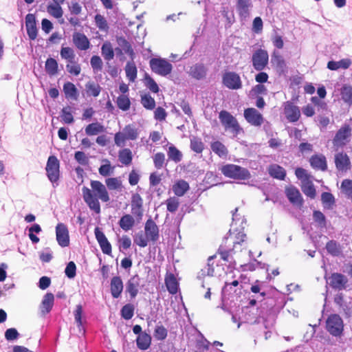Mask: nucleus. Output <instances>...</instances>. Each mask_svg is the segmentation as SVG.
Returning <instances> with one entry per match:
<instances>
[{
    "mask_svg": "<svg viewBox=\"0 0 352 352\" xmlns=\"http://www.w3.org/2000/svg\"><path fill=\"white\" fill-rule=\"evenodd\" d=\"M94 233L102 252L105 254L111 255V245L103 232L101 231L99 228L96 227L94 230Z\"/></svg>",
    "mask_w": 352,
    "mask_h": 352,
    "instance_id": "f3484780",
    "label": "nucleus"
},
{
    "mask_svg": "<svg viewBox=\"0 0 352 352\" xmlns=\"http://www.w3.org/2000/svg\"><path fill=\"white\" fill-rule=\"evenodd\" d=\"M268 60V53L263 49L256 50L252 56V65L256 71H263L267 67Z\"/></svg>",
    "mask_w": 352,
    "mask_h": 352,
    "instance_id": "1a4fd4ad",
    "label": "nucleus"
},
{
    "mask_svg": "<svg viewBox=\"0 0 352 352\" xmlns=\"http://www.w3.org/2000/svg\"><path fill=\"white\" fill-rule=\"evenodd\" d=\"M90 186L92 190L86 186L82 187L83 199L90 210L94 211L96 214H100L101 209L98 199H100L102 202H109L110 197L108 191L105 186L99 181H91Z\"/></svg>",
    "mask_w": 352,
    "mask_h": 352,
    "instance_id": "f03ea898",
    "label": "nucleus"
},
{
    "mask_svg": "<svg viewBox=\"0 0 352 352\" xmlns=\"http://www.w3.org/2000/svg\"><path fill=\"white\" fill-rule=\"evenodd\" d=\"M124 289V285L122 278L119 276L112 277L110 283L111 294L113 298H118Z\"/></svg>",
    "mask_w": 352,
    "mask_h": 352,
    "instance_id": "4be33fe9",
    "label": "nucleus"
},
{
    "mask_svg": "<svg viewBox=\"0 0 352 352\" xmlns=\"http://www.w3.org/2000/svg\"><path fill=\"white\" fill-rule=\"evenodd\" d=\"M116 41L119 47L122 48L125 54H129L133 58L134 52L130 43L124 36H118Z\"/></svg>",
    "mask_w": 352,
    "mask_h": 352,
    "instance_id": "c9c22d12",
    "label": "nucleus"
},
{
    "mask_svg": "<svg viewBox=\"0 0 352 352\" xmlns=\"http://www.w3.org/2000/svg\"><path fill=\"white\" fill-rule=\"evenodd\" d=\"M342 99L345 103L349 105L352 104V87L349 85H344L340 91Z\"/></svg>",
    "mask_w": 352,
    "mask_h": 352,
    "instance_id": "c03bdc74",
    "label": "nucleus"
},
{
    "mask_svg": "<svg viewBox=\"0 0 352 352\" xmlns=\"http://www.w3.org/2000/svg\"><path fill=\"white\" fill-rule=\"evenodd\" d=\"M140 278L138 275L131 277L126 283V292L129 293L131 298H134L138 294Z\"/></svg>",
    "mask_w": 352,
    "mask_h": 352,
    "instance_id": "412c9836",
    "label": "nucleus"
},
{
    "mask_svg": "<svg viewBox=\"0 0 352 352\" xmlns=\"http://www.w3.org/2000/svg\"><path fill=\"white\" fill-rule=\"evenodd\" d=\"M284 114L289 122H296L300 117V111L298 106L287 101L284 105Z\"/></svg>",
    "mask_w": 352,
    "mask_h": 352,
    "instance_id": "f8f14e48",
    "label": "nucleus"
},
{
    "mask_svg": "<svg viewBox=\"0 0 352 352\" xmlns=\"http://www.w3.org/2000/svg\"><path fill=\"white\" fill-rule=\"evenodd\" d=\"M122 131L129 140H135L139 135L138 129L133 124L126 125Z\"/></svg>",
    "mask_w": 352,
    "mask_h": 352,
    "instance_id": "58836bf2",
    "label": "nucleus"
},
{
    "mask_svg": "<svg viewBox=\"0 0 352 352\" xmlns=\"http://www.w3.org/2000/svg\"><path fill=\"white\" fill-rule=\"evenodd\" d=\"M150 239L142 232L138 233L134 237V243L141 248H145L148 245Z\"/></svg>",
    "mask_w": 352,
    "mask_h": 352,
    "instance_id": "0e129e2a",
    "label": "nucleus"
},
{
    "mask_svg": "<svg viewBox=\"0 0 352 352\" xmlns=\"http://www.w3.org/2000/svg\"><path fill=\"white\" fill-rule=\"evenodd\" d=\"M145 85L153 93L159 91V87L156 82L147 74H145Z\"/></svg>",
    "mask_w": 352,
    "mask_h": 352,
    "instance_id": "774afa93",
    "label": "nucleus"
},
{
    "mask_svg": "<svg viewBox=\"0 0 352 352\" xmlns=\"http://www.w3.org/2000/svg\"><path fill=\"white\" fill-rule=\"evenodd\" d=\"M119 161L124 164V165H129L132 162V153L130 149L129 148H124L122 151L119 152L118 155Z\"/></svg>",
    "mask_w": 352,
    "mask_h": 352,
    "instance_id": "8fccbe9b",
    "label": "nucleus"
},
{
    "mask_svg": "<svg viewBox=\"0 0 352 352\" xmlns=\"http://www.w3.org/2000/svg\"><path fill=\"white\" fill-rule=\"evenodd\" d=\"M179 205V200L177 197H173L166 200L167 210L170 212H175L177 210Z\"/></svg>",
    "mask_w": 352,
    "mask_h": 352,
    "instance_id": "338daca9",
    "label": "nucleus"
},
{
    "mask_svg": "<svg viewBox=\"0 0 352 352\" xmlns=\"http://www.w3.org/2000/svg\"><path fill=\"white\" fill-rule=\"evenodd\" d=\"M56 241L62 248L67 247L69 245V236L67 227L62 223L56 226Z\"/></svg>",
    "mask_w": 352,
    "mask_h": 352,
    "instance_id": "9b49d317",
    "label": "nucleus"
},
{
    "mask_svg": "<svg viewBox=\"0 0 352 352\" xmlns=\"http://www.w3.org/2000/svg\"><path fill=\"white\" fill-rule=\"evenodd\" d=\"M168 335L167 329L162 324L157 325L154 331V337L158 341L164 340Z\"/></svg>",
    "mask_w": 352,
    "mask_h": 352,
    "instance_id": "bf43d9fd",
    "label": "nucleus"
},
{
    "mask_svg": "<svg viewBox=\"0 0 352 352\" xmlns=\"http://www.w3.org/2000/svg\"><path fill=\"white\" fill-rule=\"evenodd\" d=\"M285 195L290 203L297 206H302L303 199L300 191L294 186L286 188Z\"/></svg>",
    "mask_w": 352,
    "mask_h": 352,
    "instance_id": "6ab92c4d",
    "label": "nucleus"
},
{
    "mask_svg": "<svg viewBox=\"0 0 352 352\" xmlns=\"http://www.w3.org/2000/svg\"><path fill=\"white\" fill-rule=\"evenodd\" d=\"M312 168L325 171L327 169L326 157L322 155H314L309 160Z\"/></svg>",
    "mask_w": 352,
    "mask_h": 352,
    "instance_id": "a878e982",
    "label": "nucleus"
},
{
    "mask_svg": "<svg viewBox=\"0 0 352 352\" xmlns=\"http://www.w3.org/2000/svg\"><path fill=\"white\" fill-rule=\"evenodd\" d=\"M326 329L333 337H341L344 331L342 318L336 314H331L326 320Z\"/></svg>",
    "mask_w": 352,
    "mask_h": 352,
    "instance_id": "20e7f679",
    "label": "nucleus"
},
{
    "mask_svg": "<svg viewBox=\"0 0 352 352\" xmlns=\"http://www.w3.org/2000/svg\"><path fill=\"white\" fill-rule=\"evenodd\" d=\"M54 296L52 293H47L41 302L40 307L41 313L45 315L48 314L52 309L54 305Z\"/></svg>",
    "mask_w": 352,
    "mask_h": 352,
    "instance_id": "bb28decb",
    "label": "nucleus"
},
{
    "mask_svg": "<svg viewBox=\"0 0 352 352\" xmlns=\"http://www.w3.org/2000/svg\"><path fill=\"white\" fill-rule=\"evenodd\" d=\"M208 70V67L204 63H197L190 67L188 74L197 80H201L206 78Z\"/></svg>",
    "mask_w": 352,
    "mask_h": 352,
    "instance_id": "4468645a",
    "label": "nucleus"
},
{
    "mask_svg": "<svg viewBox=\"0 0 352 352\" xmlns=\"http://www.w3.org/2000/svg\"><path fill=\"white\" fill-rule=\"evenodd\" d=\"M151 70L162 76L170 74L173 69V65L165 58H153L149 61Z\"/></svg>",
    "mask_w": 352,
    "mask_h": 352,
    "instance_id": "6e6552de",
    "label": "nucleus"
},
{
    "mask_svg": "<svg viewBox=\"0 0 352 352\" xmlns=\"http://www.w3.org/2000/svg\"><path fill=\"white\" fill-rule=\"evenodd\" d=\"M72 41L80 50H87L90 47L89 40L83 33L74 32L72 35Z\"/></svg>",
    "mask_w": 352,
    "mask_h": 352,
    "instance_id": "5701e85b",
    "label": "nucleus"
},
{
    "mask_svg": "<svg viewBox=\"0 0 352 352\" xmlns=\"http://www.w3.org/2000/svg\"><path fill=\"white\" fill-rule=\"evenodd\" d=\"M135 223L134 218L129 214H124L118 222L120 227L125 232L131 230Z\"/></svg>",
    "mask_w": 352,
    "mask_h": 352,
    "instance_id": "c85d7f7f",
    "label": "nucleus"
},
{
    "mask_svg": "<svg viewBox=\"0 0 352 352\" xmlns=\"http://www.w3.org/2000/svg\"><path fill=\"white\" fill-rule=\"evenodd\" d=\"M321 201L325 208L331 209L335 204L334 196L328 192H324L321 195Z\"/></svg>",
    "mask_w": 352,
    "mask_h": 352,
    "instance_id": "3c124183",
    "label": "nucleus"
},
{
    "mask_svg": "<svg viewBox=\"0 0 352 352\" xmlns=\"http://www.w3.org/2000/svg\"><path fill=\"white\" fill-rule=\"evenodd\" d=\"M134 310L133 305L131 303L126 304L120 310L121 316L125 320H130L134 315Z\"/></svg>",
    "mask_w": 352,
    "mask_h": 352,
    "instance_id": "4d7b16f0",
    "label": "nucleus"
},
{
    "mask_svg": "<svg viewBox=\"0 0 352 352\" xmlns=\"http://www.w3.org/2000/svg\"><path fill=\"white\" fill-rule=\"evenodd\" d=\"M151 335L146 332L138 336L136 338L138 348L142 351L147 350L151 344Z\"/></svg>",
    "mask_w": 352,
    "mask_h": 352,
    "instance_id": "cd10ccee",
    "label": "nucleus"
},
{
    "mask_svg": "<svg viewBox=\"0 0 352 352\" xmlns=\"http://www.w3.org/2000/svg\"><path fill=\"white\" fill-rule=\"evenodd\" d=\"M104 131V126L98 122L88 124L85 128V133L87 135H95Z\"/></svg>",
    "mask_w": 352,
    "mask_h": 352,
    "instance_id": "79ce46f5",
    "label": "nucleus"
},
{
    "mask_svg": "<svg viewBox=\"0 0 352 352\" xmlns=\"http://www.w3.org/2000/svg\"><path fill=\"white\" fill-rule=\"evenodd\" d=\"M326 249L328 253L333 256H338L341 253L340 244L334 240H331L327 243Z\"/></svg>",
    "mask_w": 352,
    "mask_h": 352,
    "instance_id": "09e8293b",
    "label": "nucleus"
},
{
    "mask_svg": "<svg viewBox=\"0 0 352 352\" xmlns=\"http://www.w3.org/2000/svg\"><path fill=\"white\" fill-rule=\"evenodd\" d=\"M25 27L27 34L31 41H34L38 34L36 17L33 14H28L25 16Z\"/></svg>",
    "mask_w": 352,
    "mask_h": 352,
    "instance_id": "a211bd4d",
    "label": "nucleus"
},
{
    "mask_svg": "<svg viewBox=\"0 0 352 352\" xmlns=\"http://www.w3.org/2000/svg\"><path fill=\"white\" fill-rule=\"evenodd\" d=\"M168 159L174 161L175 163L179 162L182 160V153L174 145L168 147L167 152Z\"/></svg>",
    "mask_w": 352,
    "mask_h": 352,
    "instance_id": "de8ad7c7",
    "label": "nucleus"
},
{
    "mask_svg": "<svg viewBox=\"0 0 352 352\" xmlns=\"http://www.w3.org/2000/svg\"><path fill=\"white\" fill-rule=\"evenodd\" d=\"M244 117L250 124L259 126L263 122V117L256 109L248 108L244 111Z\"/></svg>",
    "mask_w": 352,
    "mask_h": 352,
    "instance_id": "2eb2a0df",
    "label": "nucleus"
},
{
    "mask_svg": "<svg viewBox=\"0 0 352 352\" xmlns=\"http://www.w3.org/2000/svg\"><path fill=\"white\" fill-rule=\"evenodd\" d=\"M351 65V60L349 58H344L339 61H329L327 63V68L330 70H337L340 68L348 69Z\"/></svg>",
    "mask_w": 352,
    "mask_h": 352,
    "instance_id": "7c9ffc66",
    "label": "nucleus"
},
{
    "mask_svg": "<svg viewBox=\"0 0 352 352\" xmlns=\"http://www.w3.org/2000/svg\"><path fill=\"white\" fill-rule=\"evenodd\" d=\"M143 199L138 193L133 194L131 197V212L133 214L142 218L143 216Z\"/></svg>",
    "mask_w": 352,
    "mask_h": 352,
    "instance_id": "b1692460",
    "label": "nucleus"
},
{
    "mask_svg": "<svg viewBox=\"0 0 352 352\" xmlns=\"http://www.w3.org/2000/svg\"><path fill=\"white\" fill-rule=\"evenodd\" d=\"M222 82L225 87L230 89H239L242 87L241 78L234 72H226L222 76Z\"/></svg>",
    "mask_w": 352,
    "mask_h": 352,
    "instance_id": "9d476101",
    "label": "nucleus"
},
{
    "mask_svg": "<svg viewBox=\"0 0 352 352\" xmlns=\"http://www.w3.org/2000/svg\"><path fill=\"white\" fill-rule=\"evenodd\" d=\"M101 53L104 60L109 61L114 58V50L110 42H105L101 47Z\"/></svg>",
    "mask_w": 352,
    "mask_h": 352,
    "instance_id": "4c0bfd02",
    "label": "nucleus"
},
{
    "mask_svg": "<svg viewBox=\"0 0 352 352\" xmlns=\"http://www.w3.org/2000/svg\"><path fill=\"white\" fill-rule=\"evenodd\" d=\"M144 232L145 235L153 243H155L160 238L159 228L151 218L146 221Z\"/></svg>",
    "mask_w": 352,
    "mask_h": 352,
    "instance_id": "dca6fc26",
    "label": "nucleus"
},
{
    "mask_svg": "<svg viewBox=\"0 0 352 352\" xmlns=\"http://www.w3.org/2000/svg\"><path fill=\"white\" fill-rule=\"evenodd\" d=\"M335 164L336 168L340 171H346L351 168L349 157L343 153H339L335 155Z\"/></svg>",
    "mask_w": 352,
    "mask_h": 352,
    "instance_id": "393cba45",
    "label": "nucleus"
},
{
    "mask_svg": "<svg viewBox=\"0 0 352 352\" xmlns=\"http://www.w3.org/2000/svg\"><path fill=\"white\" fill-rule=\"evenodd\" d=\"M189 189V184L184 180H179L173 186V190L177 196H183Z\"/></svg>",
    "mask_w": 352,
    "mask_h": 352,
    "instance_id": "72a5a7b5",
    "label": "nucleus"
},
{
    "mask_svg": "<svg viewBox=\"0 0 352 352\" xmlns=\"http://www.w3.org/2000/svg\"><path fill=\"white\" fill-rule=\"evenodd\" d=\"M45 72L50 76L56 75L58 70L57 61L53 58H48L45 61Z\"/></svg>",
    "mask_w": 352,
    "mask_h": 352,
    "instance_id": "e433bc0d",
    "label": "nucleus"
},
{
    "mask_svg": "<svg viewBox=\"0 0 352 352\" xmlns=\"http://www.w3.org/2000/svg\"><path fill=\"white\" fill-rule=\"evenodd\" d=\"M47 12L56 19L62 17L63 14V9L60 4H50L47 7Z\"/></svg>",
    "mask_w": 352,
    "mask_h": 352,
    "instance_id": "603ef678",
    "label": "nucleus"
},
{
    "mask_svg": "<svg viewBox=\"0 0 352 352\" xmlns=\"http://www.w3.org/2000/svg\"><path fill=\"white\" fill-rule=\"evenodd\" d=\"M102 162L105 164L100 166L98 172L103 177L109 176L113 173V167L111 166L109 160L104 159Z\"/></svg>",
    "mask_w": 352,
    "mask_h": 352,
    "instance_id": "052dcab7",
    "label": "nucleus"
},
{
    "mask_svg": "<svg viewBox=\"0 0 352 352\" xmlns=\"http://www.w3.org/2000/svg\"><path fill=\"white\" fill-rule=\"evenodd\" d=\"M118 107L123 111H126L130 109L131 101L128 96L122 94L119 96L116 100Z\"/></svg>",
    "mask_w": 352,
    "mask_h": 352,
    "instance_id": "37998d69",
    "label": "nucleus"
},
{
    "mask_svg": "<svg viewBox=\"0 0 352 352\" xmlns=\"http://www.w3.org/2000/svg\"><path fill=\"white\" fill-rule=\"evenodd\" d=\"M190 148L197 153H201L204 149V144L201 140L197 137H192L190 139Z\"/></svg>",
    "mask_w": 352,
    "mask_h": 352,
    "instance_id": "5fc2aeb1",
    "label": "nucleus"
},
{
    "mask_svg": "<svg viewBox=\"0 0 352 352\" xmlns=\"http://www.w3.org/2000/svg\"><path fill=\"white\" fill-rule=\"evenodd\" d=\"M328 283L334 289L342 290L346 288L348 278L340 273H333L329 278Z\"/></svg>",
    "mask_w": 352,
    "mask_h": 352,
    "instance_id": "ddd939ff",
    "label": "nucleus"
},
{
    "mask_svg": "<svg viewBox=\"0 0 352 352\" xmlns=\"http://www.w3.org/2000/svg\"><path fill=\"white\" fill-rule=\"evenodd\" d=\"M238 208H235L234 212L232 213V222L231 228L229 230L230 236L234 235L235 241H233V248L228 250L223 249L222 246H220L218 250V253L220 254L221 258L227 262L232 263L231 254L236 252L238 245H241V243L244 242L246 238V234L243 232L244 224H246V219L244 217H241L237 214Z\"/></svg>",
    "mask_w": 352,
    "mask_h": 352,
    "instance_id": "f257e3e1",
    "label": "nucleus"
},
{
    "mask_svg": "<svg viewBox=\"0 0 352 352\" xmlns=\"http://www.w3.org/2000/svg\"><path fill=\"white\" fill-rule=\"evenodd\" d=\"M45 170L47 177L52 182L53 187H56L60 178V162L55 155H50L48 157Z\"/></svg>",
    "mask_w": 352,
    "mask_h": 352,
    "instance_id": "7ed1b4c3",
    "label": "nucleus"
},
{
    "mask_svg": "<svg viewBox=\"0 0 352 352\" xmlns=\"http://www.w3.org/2000/svg\"><path fill=\"white\" fill-rule=\"evenodd\" d=\"M252 8L251 0H236V9L239 16L243 19L249 17Z\"/></svg>",
    "mask_w": 352,
    "mask_h": 352,
    "instance_id": "aec40b11",
    "label": "nucleus"
},
{
    "mask_svg": "<svg viewBox=\"0 0 352 352\" xmlns=\"http://www.w3.org/2000/svg\"><path fill=\"white\" fill-rule=\"evenodd\" d=\"M352 135V128L348 124H343L336 132L333 144L337 148H343L350 141Z\"/></svg>",
    "mask_w": 352,
    "mask_h": 352,
    "instance_id": "423d86ee",
    "label": "nucleus"
},
{
    "mask_svg": "<svg viewBox=\"0 0 352 352\" xmlns=\"http://www.w3.org/2000/svg\"><path fill=\"white\" fill-rule=\"evenodd\" d=\"M60 54L61 58L67 60L69 63H74L76 55L71 47H62Z\"/></svg>",
    "mask_w": 352,
    "mask_h": 352,
    "instance_id": "a18cd8bd",
    "label": "nucleus"
},
{
    "mask_svg": "<svg viewBox=\"0 0 352 352\" xmlns=\"http://www.w3.org/2000/svg\"><path fill=\"white\" fill-rule=\"evenodd\" d=\"M221 172L226 177L235 179H248L251 177L250 173L247 168L235 164L223 166Z\"/></svg>",
    "mask_w": 352,
    "mask_h": 352,
    "instance_id": "39448f33",
    "label": "nucleus"
},
{
    "mask_svg": "<svg viewBox=\"0 0 352 352\" xmlns=\"http://www.w3.org/2000/svg\"><path fill=\"white\" fill-rule=\"evenodd\" d=\"M63 91L67 98L77 100L78 96V89L72 82H65L63 85Z\"/></svg>",
    "mask_w": 352,
    "mask_h": 352,
    "instance_id": "473e14b6",
    "label": "nucleus"
},
{
    "mask_svg": "<svg viewBox=\"0 0 352 352\" xmlns=\"http://www.w3.org/2000/svg\"><path fill=\"white\" fill-rule=\"evenodd\" d=\"M125 72L126 78L131 82H133L137 78V67L133 61H129L125 66Z\"/></svg>",
    "mask_w": 352,
    "mask_h": 352,
    "instance_id": "f704fd0d",
    "label": "nucleus"
},
{
    "mask_svg": "<svg viewBox=\"0 0 352 352\" xmlns=\"http://www.w3.org/2000/svg\"><path fill=\"white\" fill-rule=\"evenodd\" d=\"M219 118L226 130L230 131L234 135H237L239 133L241 128L237 120L228 111L224 110L221 111L219 113Z\"/></svg>",
    "mask_w": 352,
    "mask_h": 352,
    "instance_id": "0eeeda50",
    "label": "nucleus"
},
{
    "mask_svg": "<svg viewBox=\"0 0 352 352\" xmlns=\"http://www.w3.org/2000/svg\"><path fill=\"white\" fill-rule=\"evenodd\" d=\"M60 117L62 120L65 124H72L74 122V119L72 113V108L69 106L63 107L60 112Z\"/></svg>",
    "mask_w": 352,
    "mask_h": 352,
    "instance_id": "13d9d810",
    "label": "nucleus"
},
{
    "mask_svg": "<svg viewBox=\"0 0 352 352\" xmlns=\"http://www.w3.org/2000/svg\"><path fill=\"white\" fill-rule=\"evenodd\" d=\"M141 103L145 109L148 110H152L155 107V101L149 94L142 96Z\"/></svg>",
    "mask_w": 352,
    "mask_h": 352,
    "instance_id": "680f3d73",
    "label": "nucleus"
},
{
    "mask_svg": "<svg viewBox=\"0 0 352 352\" xmlns=\"http://www.w3.org/2000/svg\"><path fill=\"white\" fill-rule=\"evenodd\" d=\"M165 284L168 292L171 294H175L178 292L179 284L173 274L166 276L165 278Z\"/></svg>",
    "mask_w": 352,
    "mask_h": 352,
    "instance_id": "2f4dec72",
    "label": "nucleus"
},
{
    "mask_svg": "<svg viewBox=\"0 0 352 352\" xmlns=\"http://www.w3.org/2000/svg\"><path fill=\"white\" fill-rule=\"evenodd\" d=\"M342 191L348 197L352 198V180L344 179L341 183Z\"/></svg>",
    "mask_w": 352,
    "mask_h": 352,
    "instance_id": "69168bd1",
    "label": "nucleus"
},
{
    "mask_svg": "<svg viewBox=\"0 0 352 352\" xmlns=\"http://www.w3.org/2000/svg\"><path fill=\"white\" fill-rule=\"evenodd\" d=\"M85 89L88 96L94 97L98 96L101 91L100 86L94 81L87 82L85 85Z\"/></svg>",
    "mask_w": 352,
    "mask_h": 352,
    "instance_id": "a19ab883",
    "label": "nucleus"
},
{
    "mask_svg": "<svg viewBox=\"0 0 352 352\" xmlns=\"http://www.w3.org/2000/svg\"><path fill=\"white\" fill-rule=\"evenodd\" d=\"M250 291L254 294V296L257 297L259 302L263 301L266 296V292L262 289L259 285V281L256 280L250 287Z\"/></svg>",
    "mask_w": 352,
    "mask_h": 352,
    "instance_id": "864d4df0",
    "label": "nucleus"
},
{
    "mask_svg": "<svg viewBox=\"0 0 352 352\" xmlns=\"http://www.w3.org/2000/svg\"><path fill=\"white\" fill-rule=\"evenodd\" d=\"M313 219L320 228L327 227V219L324 214L320 210H314L313 212Z\"/></svg>",
    "mask_w": 352,
    "mask_h": 352,
    "instance_id": "6e6d98bb",
    "label": "nucleus"
},
{
    "mask_svg": "<svg viewBox=\"0 0 352 352\" xmlns=\"http://www.w3.org/2000/svg\"><path fill=\"white\" fill-rule=\"evenodd\" d=\"M268 170L271 177L280 180L285 179L286 171L282 166L278 164H272L269 167Z\"/></svg>",
    "mask_w": 352,
    "mask_h": 352,
    "instance_id": "c756f323",
    "label": "nucleus"
},
{
    "mask_svg": "<svg viewBox=\"0 0 352 352\" xmlns=\"http://www.w3.org/2000/svg\"><path fill=\"white\" fill-rule=\"evenodd\" d=\"M212 151L217 154L219 157H226L228 154L226 147L219 141L214 142L211 144Z\"/></svg>",
    "mask_w": 352,
    "mask_h": 352,
    "instance_id": "49530a36",
    "label": "nucleus"
},
{
    "mask_svg": "<svg viewBox=\"0 0 352 352\" xmlns=\"http://www.w3.org/2000/svg\"><path fill=\"white\" fill-rule=\"evenodd\" d=\"M301 189L306 196L311 199L315 198L316 189L314 188L313 183L311 181H302Z\"/></svg>",
    "mask_w": 352,
    "mask_h": 352,
    "instance_id": "ea45409f",
    "label": "nucleus"
},
{
    "mask_svg": "<svg viewBox=\"0 0 352 352\" xmlns=\"http://www.w3.org/2000/svg\"><path fill=\"white\" fill-rule=\"evenodd\" d=\"M90 64L95 72H101L102 70V60L98 56L94 55L91 58Z\"/></svg>",
    "mask_w": 352,
    "mask_h": 352,
    "instance_id": "e2e57ef3",
    "label": "nucleus"
}]
</instances>
